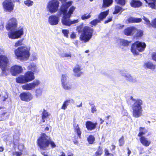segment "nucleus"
Here are the masks:
<instances>
[{
  "instance_id": "obj_7",
  "label": "nucleus",
  "mask_w": 156,
  "mask_h": 156,
  "mask_svg": "<svg viewBox=\"0 0 156 156\" xmlns=\"http://www.w3.org/2000/svg\"><path fill=\"white\" fill-rule=\"evenodd\" d=\"M23 27H22L19 29L14 31H11L8 32V35L9 38L16 39L20 38L23 34Z\"/></svg>"
},
{
  "instance_id": "obj_54",
  "label": "nucleus",
  "mask_w": 156,
  "mask_h": 156,
  "mask_svg": "<svg viewBox=\"0 0 156 156\" xmlns=\"http://www.w3.org/2000/svg\"><path fill=\"white\" fill-rule=\"evenodd\" d=\"M96 111L97 109L96 108V107L95 106L92 107L91 108V112L93 113H94Z\"/></svg>"
},
{
  "instance_id": "obj_30",
  "label": "nucleus",
  "mask_w": 156,
  "mask_h": 156,
  "mask_svg": "<svg viewBox=\"0 0 156 156\" xmlns=\"http://www.w3.org/2000/svg\"><path fill=\"white\" fill-rule=\"evenodd\" d=\"M68 10H59V15H58V16L60 17V15H61L62 14V13H65L67 15V16H70V17H71V14H72L73 13V10H69V11L68 12H67Z\"/></svg>"
},
{
  "instance_id": "obj_21",
  "label": "nucleus",
  "mask_w": 156,
  "mask_h": 156,
  "mask_svg": "<svg viewBox=\"0 0 156 156\" xmlns=\"http://www.w3.org/2000/svg\"><path fill=\"white\" fill-rule=\"evenodd\" d=\"M140 140L142 144L146 147L149 146L151 143V141L148 140L144 136L140 137Z\"/></svg>"
},
{
  "instance_id": "obj_42",
  "label": "nucleus",
  "mask_w": 156,
  "mask_h": 156,
  "mask_svg": "<svg viewBox=\"0 0 156 156\" xmlns=\"http://www.w3.org/2000/svg\"><path fill=\"white\" fill-rule=\"evenodd\" d=\"M23 39H22L17 41L15 43V47H17L18 46L22 45L23 44Z\"/></svg>"
},
{
  "instance_id": "obj_50",
  "label": "nucleus",
  "mask_w": 156,
  "mask_h": 156,
  "mask_svg": "<svg viewBox=\"0 0 156 156\" xmlns=\"http://www.w3.org/2000/svg\"><path fill=\"white\" fill-rule=\"evenodd\" d=\"M112 18L113 17L112 16H109L108 19L104 21V23L106 24L111 21L112 20Z\"/></svg>"
},
{
  "instance_id": "obj_1",
  "label": "nucleus",
  "mask_w": 156,
  "mask_h": 156,
  "mask_svg": "<svg viewBox=\"0 0 156 156\" xmlns=\"http://www.w3.org/2000/svg\"><path fill=\"white\" fill-rule=\"evenodd\" d=\"M76 30L79 33H81L79 37L80 40L84 42H87L92 37L94 29L88 26L83 27V24H82L77 26Z\"/></svg>"
},
{
  "instance_id": "obj_9",
  "label": "nucleus",
  "mask_w": 156,
  "mask_h": 156,
  "mask_svg": "<svg viewBox=\"0 0 156 156\" xmlns=\"http://www.w3.org/2000/svg\"><path fill=\"white\" fill-rule=\"evenodd\" d=\"M40 84V81L39 80H36L32 82L23 85L22 86V88L24 90H31L34 89L36 87H37Z\"/></svg>"
},
{
  "instance_id": "obj_43",
  "label": "nucleus",
  "mask_w": 156,
  "mask_h": 156,
  "mask_svg": "<svg viewBox=\"0 0 156 156\" xmlns=\"http://www.w3.org/2000/svg\"><path fill=\"white\" fill-rule=\"evenodd\" d=\"M42 94V90L40 89H37L35 90V95L37 97L41 96Z\"/></svg>"
},
{
  "instance_id": "obj_53",
  "label": "nucleus",
  "mask_w": 156,
  "mask_h": 156,
  "mask_svg": "<svg viewBox=\"0 0 156 156\" xmlns=\"http://www.w3.org/2000/svg\"><path fill=\"white\" fill-rule=\"evenodd\" d=\"M142 19L140 18H134V23H138L141 22Z\"/></svg>"
},
{
  "instance_id": "obj_41",
  "label": "nucleus",
  "mask_w": 156,
  "mask_h": 156,
  "mask_svg": "<svg viewBox=\"0 0 156 156\" xmlns=\"http://www.w3.org/2000/svg\"><path fill=\"white\" fill-rule=\"evenodd\" d=\"M90 13H89L87 15V14H85L82 16L81 19L82 20H84L85 19H88L91 17V15H90Z\"/></svg>"
},
{
  "instance_id": "obj_16",
  "label": "nucleus",
  "mask_w": 156,
  "mask_h": 156,
  "mask_svg": "<svg viewBox=\"0 0 156 156\" xmlns=\"http://www.w3.org/2000/svg\"><path fill=\"white\" fill-rule=\"evenodd\" d=\"M3 6L5 10H13V3L8 0H6L3 3Z\"/></svg>"
},
{
  "instance_id": "obj_5",
  "label": "nucleus",
  "mask_w": 156,
  "mask_h": 156,
  "mask_svg": "<svg viewBox=\"0 0 156 156\" xmlns=\"http://www.w3.org/2000/svg\"><path fill=\"white\" fill-rule=\"evenodd\" d=\"M146 47V45L144 42L136 41L132 44L130 51L133 55H138L139 52L143 51Z\"/></svg>"
},
{
  "instance_id": "obj_37",
  "label": "nucleus",
  "mask_w": 156,
  "mask_h": 156,
  "mask_svg": "<svg viewBox=\"0 0 156 156\" xmlns=\"http://www.w3.org/2000/svg\"><path fill=\"white\" fill-rule=\"evenodd\" d=\"M119 145L120 147L122 146L124 144V137L123 136H122L119 140Z\"/></svg>"
},
{
  "instance_id": "obj_48",
  "label": "nucleus",
  "mask_w": 156,
  "mask_h": 156,
  "mask_svg": "<svg viewBox=\"0 0 156 156\" xmlns=\"http://www.w3.org/2000/svg\"><path fill=\"white\" fill-rule=\"evenodd\" d=\"M67 76L66 74H62L61 78V81L62 83L66 82L67 80Z\"/></svg>"
},
{
  "instance_id": "obj_25",
  "label": "nucleus",
  "mask_w": 156,
  "mask_h": 156,
  "mask_svg": "<svg viewBox=\"0 0 156 156\" xmlns=\"http://www.w3.org/2000/svg\"><path fill=\"white\" fill-rule=\"evenodd\" d=\"M144 66V67L148 69H155V66L154 65L152 62L150 61H148L145 63Z\"/></svg>"
},
{
  "instance_id": "obj_11",
  "label": "nucleus",
  "mask_w": 156,
  "mask_h": 156,
  "mask_svg": "<svg viewBox=\"0 0 156 156\" xmlns=\"http://www.w3.org/2000/svg\"><path fill=\"white\" fill-rule=\"evenodd\" d=\"M23 71L22 67L17 65H15L11 67L10 72L12 75L14 76H17Z\"/></svg>"
},
{
  "instance_id": "obj_63",
  "label": "nucleus",
  "mask_w": 156,
  "mask_h": 156,
  "mask_svg": "<svg viewBox=\"0 0 156 156\" xmlns=\"http://www.w3.org/2000/svg\"><path fill=\"white\" fill-rule=\"evenodd\" d=\"M127 150H128V156H129V155L131 154V151L129 150V148H127Z\"/></svg>"
},
{
  "instance_id": "obj_49",
  "label": "nucleus",
  "mask_w": 156,
  "mask_h": 156,
  "mask_svg": "<svg viewBox=\"0 0 156 156\" xmlns=\"http://www.w3.org/2000/svg\"><path fill=\"white\" fill-rule=\"evenodd\" d=\"M125 0H115L117 3L121 5H125Z\"/></svg>"
},
{
  "instance_id": "obj_14",
  "label": "nucleus",
  "mask_w": 156,
  "mask_h": 156,
  "mask_svg": "<svg viewBox=\"0 0 156 156\" xmlns=\"http://www.w3.org/2000/svg\"><path fill=\"white\" fill-rule=\"evenodd\" d=\"M98 123L97 122H93L90 121H87L85 122V125L87 130L89 131L95 129L97 127Z\"/></svg>"
},
{
  "instance_id": "obj_15",
  "label": "nucleus",
  "mask_w": 156,
  "mask_h": 156,
  "mask_svg": "<svg viewBox=\"0 0 156 156\" xmlns=\"http://www.w3.org/2000/svg\"><path fill=\"white\" fill-rule=\"evenodd\" d=\"M59 21V18L55 15H51L48 18V22L51 25H55L58 24Z\"/></svg>"
},
{
  "instance_id": "obj_8",
  "label": "nucleus",
  "mask_w": 156,
  "mask_h": 156,
  "mask_svg": "<svg viewBox=\"0 0 156 156\" xmlns=\"http://www.w3.org/2000/svg\"><path fill=\"white\" fill-rule=\"evenodd\" d=\"M63 16L61 20V22L63 25L70 26L71 25L73 24L78 22V19L74 20L73 21L71 20L70 19V17L67 16L66 13H62Z\"/></svg>"
},
{
  "instance_id": "obj_44",
  "label": "nucleus",
  "mask_w": 156,
  "mask_h": 156,
  "mask_svg": "<svg viewBox=\"0 0 156 156\" xmlns=\"http://www.w3.org/2000/svg\"><path fill=\"white\" fill-rule=\"evenodd\" d=\"M143 19L145 21V24L148 25L149 27H151V23L150 22V21L144 16H143Z\"/></svg>"
},
{
  "instance_id": "obj_22",
  "label": "nucleus",
  "mask_w": 156,
  "mask_h": 156,
  "mask_svg": "<svg viewBox=\"0 0 156 156\" xmlns=\"http://www.w3.org/2000/svg\"><path fill=\"white\" fill-rule=\"evenodd\" d=\"M16 81L19 83H25L27 82L24 75H21L16 77Z\"/></svg>"
},
{
  "instance_id": "obj_26",
  "label": "nucleus",
  "mask_w": 156,
  "mask_h": 156,
  "mask_svg": "<svg viewBox=\"0 0 156 156\" xmlns=\"http://www.w3.org/2000/svg\"><path fill=\"white\" fill-rule=\"evenodd\" d=\"M50 115L49 114L46 110L44 109L41 114V118L42 119V122H45V119H46Z\"/></svg>"
},
{
  "instance_id": "obj_27",
  "label": "nucleus",
  "mask_w": 156,
  "mask_h": 156,
  "mask_svg": "<svg viewBox=\"0 0 156 156\" xmlns=\"http://www.w3.org/2000/svg\"><path fill=\"white\" fill-rule=\"evenodd\" d=\"M72 1H70L68 2H66L63 3H62V4L61 6V8L60 10H66L72 4Z\"/></svg>"
},
{
  "instance_id": "obj_19",
  "label": "nucleus",
  "mask_w": 156,
  "mask_h": 156,
  "mask_svg": "<svg viewBox=\"0 0 156 156\" xmlns=\"http://www.w3.org/2000/svg\"><path fill=\"white\" fill-rule=\"evenodd\" d=\"M108 13L109 10H106L100 12L98 15V19L101 22L102 21L106 18Z\"/></svg>"
},
{
  "instance_id": "obj_3",
  "label": "nucleus",
  "mask_w": 156,
  "mask_h": 156,
  "mask_svg": "<svg viewBox=\"0 0 156 156\" xmlns=\"http://www.w3.org/2000/svg\"><path fill=\"white\" fill-rule=\"evenodd\" d=\"M130 99L135 102L132 106L133 110V116L135 118H138L142 115L143 109L141 105H143V101L140 99H136L131 96Z\"/></svg>"
},
{
  "instance_id": "obj_36",
  "label": "nucleus",
  "mask_w": 156,
  "mask_h": 156,
  "mask_svg": "<svg viewBox=\"0 0 156 156\" xmlns=\"http://www.w3.org/2000/svg\"><path fill=\"white\" fill-rule=\"evenodd\" d=\"M101 23V22L98 19H96L91 21L90 22V24L92 26H95L97 23Z\"/></svg>"
},
{
  "instance_id": "obj_12",
  "label": "nucleus",
  "mask_w": 156,
  "mask_h": 156,
  "mask_svg": "<svg viewBox=\"0 0 156 156\" xmlns=\"http://www.w3.org/2000/svg\"><path fill=\"white\" fill-rule=\"evenodd\" d=\"M19 96L22 101L25 102L31 101L33 97L32 94L29 92H23L20 94Z\"/></svg>"
},
{
  "instance_id": "obj_28",
  "label": "nucleus",
  "mask_w": 156,
  "mask_h": 156,
  "mask_svg": "<svg viewBox=\"0 0 156 156\" xmlns=\"http://www.w3.org/2000/svg\"><path fill=\"white\" fill-rule=\"evenodd\" d=\"M135 30H136V32L134 36V37L136 39H138L143 36V31L141 30H137L136 29Z\"/></svg>"
},
{
  "instance_id": "obj_2",
  "label": "nucleus",
  "mask_w": 156,
  "mask_h": 156,
  "mask_svg": "<svg viewBox=\"0 0 156 156\" xmlns=\"http://www.w3.org/2000/svg\"><path fill=\"white\" fill-rule=\"evenodd\" d=\"M37 146L43 150H46L49 145L52 148L56 146L51 138L44 133H42L41 136L37 139Z\"/></svg>"
},
{
  "instance_id": "obj_55",
  "label": "nucleus",
  "mask_w": 156,
  "mask_h": 156,
  "mask_svg": "<svg viewBox=\"0 0 156 156\" xmlns=\"http://www.w3.org/2000/svg\"><path fill=\"white\" fill-rule=\"evenodd\" d=\"M76 34L74 32L72 33L70 35V38L73 39H74L76 37Z\"/></svg>"
},
{
  "instance_id": "obj_46",
  "label": "nucleus",
  "mask_w": 156,
  "mask_h": 156,
  "mask_svg": "<svg viewBox=\"0 0 156 156\" xmlns=\"http://www.w3.org/2000/svg\"><path fill=\"white\" fill-rule=\"evenodd\" d=\"M151 27L156 29V18L153 19L151 20Z\"/></svg>"
},
{
  "instance_id": "obj_60",
  "label": "nucleus",
  "mask_w": 156,
  "mask_h": 156,
  "mask_svg": "<svg viewBox=\"0 0 156 156\" xmlns=\"http://www.w3.org/2000/svg\"><path fill=\"white\" fill-rule=\"evenodd\" d=\"M124 27V25H121L120 24H119L118 25V26L117 27V29H122L123 27Z\"/></svg>"
},
{
  "instance_id": "obj_58",
  "label": "nucleus",
  "mask_w": 156,
  "mask_h": 156,
  "mask_svg": "<svg viewBox=\"0 0 156 156\" xmlns=\"http://www.w3.org/2000/svg\"><path fill=\"white\" fill-rule=\"evenodd\" d=\"M68 57L70 58L71 57V54L65 53L62 56L63 57Z\"/></svg>"
},
{
  "instance_id": "obj_18",
  "label": "nucleus",
  "mask_w": 156,
  "mask_h": 156,
  "mask_svg": "<svg viewBox=\"0 0 156 156\" xmlns=\"http://www.w3.org/2000/svg\"><path fill=\"white\" fill-rule=\"evenodd\" d=\"M135 29L136 28L134 27H128L124 30V34L125 35L127 36L133 35V32Z\"/></svg>"
},
{
  "instance_id": "obj_64",
  "label": "nucleus",
  "mask_w": 156,
  "mask_h": 156,
  "mask_svg": "<svg viewBox=\"0 0 156 156\" xmlns=\"http://www.w3.org/2000/svg\"><path fill=\"white\" fill-rule=\"evenodd\" d=\"M120 10H114V11L113 12V14H116L118 13Z\"/></svg>"
},
{
  "instance_id": "obj_17",
  "label": "nucleus",
  "mask_w": 156,
  "mask_h": 156,
  "mask_svg": "<svg viewBox=\"0 0 156 156\" xmlns=\"http://www.w3.org/2000/svg\"><path fill=\"white\" fill-rule=\"evenodd\" d=\"M27 82L31 81L35 78L34 73L31 71H27L24 74Z\"/></svg>"
},
{
  "instance_id": "obj_20",
  "label": "nucleus",
  "mask_w": 156,
  "mask_h": 156,
  "mask_svg": "<svg viewBox=\"0 0 156 156\" xmlns=\"http://www.w3.org/2000/svg\"><path fill=\"white\" fill-rule=\"evenodd\" d=\"M81 70L80 67L79 65H77L74 68L73 71L75 73V76L80 77L83 74L82 72H80Z\"/></svg>"
},
{
  "instance_id": "obj_10",
  "label": "nucleus",
  "mask_w": 156,
  "mask_h": 156,
  "mask_svg": "<svg viewBox=\"0 0 156 156\" xmlns=\"http://www.w3.org/2000/svg\"><path fill=\"white\" fill-rule=\"evenodd\" d=\"M17 23L16 19L14 17L10 19L6 25V28L8 30L12 31L16 29Z\"/></svg>"
},
{
  "instance_id": "obj_57",
  "label": "nucleus",
  "mask_w": 156,
  "mask_h": 156,
  "mask_svg": "<svg viewBox=\"0 0 156 156\" xmlns=\"http://www.w3.org/2000/svg\"><path fill=\"white\" fill-rule=\"evenodd\" d=\"M22 154V153L21 152L16 151L15 152V154L16 156H21Z\"/></svg>"
},
{
  "instance_id": "obj_39",
  "label": "nucleus",
  "mask_w": 156,
  "mask_h": 156,
  "mask_svg": "<svg viewBox=\"0 0 156 156\" xmlns=\"http://www.w3.org/2000/svg\"><path fill=\"white\" fill-rule=\"evenodd\" d=\"M62 33L63 34L64 36L66 38L69 37V31L67 29H62Z\"/></svg>"
},
{
  "instance_id": "obj_51",
  "label": "nucleus",
  "mask_w": 156,
  "mask_h": 156,
  "mask_svg": "<svg viewBox=\"0 0 156 156\" xmlns=\"http://www.w3.org/2000/svg\"><path fill=\"white\" fill-rule=\"evenodd\" d=\"M127 21L129 23H134V17H130L128 19Z\"/></svg>"
},
{
  "instance_id": "obj_61",
  "label": "nucleus",
  "mask_w": 156,
  "mask_h": 156,
  "mask_svg": "<svg viewBox=\"0 0 156 156\" xmlns=\"http://www.w3.org/2000/svg\"><path fill=\"white\" fill-rule=\"evenodd\" d=\"M122 8L118 5H116L115 7V10H121Z\"/></svg>"
},
{
  "instance_id": "obj_62",
  "label": "nucleus",
  "mask_w": 156,
  "mask_h": 156,
  "mask_svg": "<svg viewBox=\"0 0 156 156\" xmlns=\"http://www.w3.org/2000/svg\"><path fill=\"white\" fill-rule=\"evenodd\" d=\"M111 146L112 147V148L111 149V151L114 150L115 148V146L114 145H112Z\"/></svg>"
},
{
  "instance_id": "obj_33",
  "label": "nucleus",
  "mask_w": 156,
  "mask_h": 156,
  "mask_svg": "<svg viewBox=\"0 0 156 156\" xmlns=\"http://www.w3.org/2000/svg\"><path fill=\"white\" fill-rule=\"evenodd\" d=\"M63 88L65 90H68L70 89L71 88V85L69 84L68 82H65L62 83Z\"/></svg>"
},
{
  "instance_id": "obj_35",
  "label": "nucleus",
  "mask_w": 156,
  "mask_h": 156,
  "mask_svg": "<svg viewBox=\"0 0 156 156\" xmlns=\"http://www.w3.org/2000/svg\"><path fill=\"white\" fill-rule=\"evenodd\" d=\"M113 0H103L104 5L105 6H108L113 2Z\"/></svg>"
},
{
  "instance_id": "obj_29",
  "label": "nucleus",
  "mask_w": 156,
  "mask_h": 156,
  "mask_svg": "<svg viewBox=\"0 0 156 156\" xmlns=\"http://www.w3.org/2000/svg\"><path fill=\"white\" fill-rule=\"evenodd\" d=\"M140 132L138 133L137 136L139 137L143 136V135L145 134L147 132V130L144 127H140L139 128Z\"/></svg>"
},
{
  "instance_id": "obj_23",
  "label": "nucleus",
  "mask_w": 156,
  "mask_h": 156,
  "mask_svg": "<svg viewBox=\"0 0 156 156\" xmlns=\"http://www.w3.org/2000/svg\"><path fill=\"white\" fill-rule=\"evenodd\" d=\"M132 7L135 8H138L142 5V3L139 0H133L130 3Z\"/></svg>"
},
{
  "instance_id": "obj_13",
  "label": "nucleus",
  "mask_w": 156,
  "mask_h": 156,
  "mask_svg": "<svg viewBox=\"0 0 156 156\" xmlns=\"http://www.w3.org/2000/svg\"><path fill=\"white\" fill-rule=\"evenodd\" d=\"M59 2L58 0H50L47 5L48 10H58Z\"/></svg>"
},
{
  "instance_id": "obj_4",
  "label": "nucleus",
  "mask_w": 156,
  "mask_h": 156,
  "mask_svg": "<svg viewBox=\"0 0 156 156\" xmlns=\"http://www.w3.org/2000/svg\"><path fill=\"white\" fill-rule=\"evenodd\" d=\"M30 48L24 46L18 47L14 51L16 58L20 61L28 60L30 56Z\"/></svg>"
},
{
  "instance_id": "obj_38",
  "label": "nucleus",
  "mask_w": 156,
  "mask_h": 156,
  "mask_svg": "<svg viewBox=\"0 0 156 156\" xmlns=\"http://www.w3.org/2000/svg\"><path fill=\"white\" fill-rule=\"evenodd\" d=\"M131 41H129L127 40H122L121 42L122 44V45L124 46H128L129 44L131 42Z\"/></svg>"
},
{
  "instance_id": "obj_6",
  "label": "nucleus",
  "mask_w": 156,
  "mask_h": 156,
  "mask_svg": "<svg viewBox=\"0 0 156 156\" xmlns=\"http://www.w3.org/2000/svg\"><path fill=\"white\" fill-rule=\"evenodd\" d=\"M9 62V59L6 55H0V68L2 69L1 74V76H7V74L6 73V68Z\"/></svg>"
},
{
  "instance_id": "obj_34",
  "label": "nucleus",
  "mask_w": 156,
  "mask_h": 156,
  "mask_svg": "<svg viewBox=\"0 0 156 156\" xmlns=\"http://www.w3.org/2000/svg\"><path fill=\"white\" fill-rule=\"evenodd\" d=\"M87 141L90 144H92L95 140L94 136L92 135H90L87 138Z\"/></svg>"
},
{
  "instance_id": "obj_24",
  "label": "nucleus",
  "mask_w": 156,
  "mask_h": 156,
  "mask_svg": "<svg viewBox=\"0 0 156 156\" xmlns=\"http://www.w3.org/2000/svg\"><path fill=\"white\" fill-rule=\"evenodd\" d=\"M73 126L74 132L77 135L78 137L80 139H81L82 132L80 130V128L79 127L78 124H77L76 126H75L74 124Z\"/></svg>"
},
{
  "instance_id": "obj_32",
  "label": "nucleus",
  "mask_w": 156,
  "mask_h": 156,
  "mask_svg": "<svg viewBox=\"0 0 156 156\" xmlns=\"http://www.w3.org/2000/svg\"><path fill=\"white\" fill-rule=\"evenodd\" d=\"M70 103V100L69 99L65 100L63 102L61 108L62 109L65 110L67 108V106Z\"/></svg>"
},
{
  "instance_id": "obj_59",
  "label": "nucleus",
  "mask_w": 156,
  "mask_h": 156,
  "mask_svg": "<svg viewBox=\"0 0 156 156\" xmlns=\"http://www.w3.org/2000/svg\"><path fill=\"white\" fill-rule=\"evenodd\" d=\"M51 129V127L50 126H47L45 128L44 131H48L50 130V129Z\"/></svg>"
},
{
  "instance_id": "obj_47",
  "label": "nucleus",
  "mask_w": 156,
  "mask_h": 156,
  "mask_svg": "<svg viewBox=\"0 0 156 156\" xmlns=\"http://www.w3.org/2000/svg\"><path fill=\"white\" fill-rule=\"evenodd\" d=\"M24 4L27 6H30L32 5L33 4V2L31 0H27L24 2Z\"/></svg>"
},
{
  "instance_id": "obj_31",
  "label": "nucleus",
  "mask_w": 156,
  "mask_h": 156,
  "mask_svg": "<svg viewBox=\"0 0 156 156\" xmlns=\"http://www.w3.org/2000/svg\"><path fill=\"white\" fill-rule=\"evenodd\" d=\"M103 154L102 147L99 146L98 147V149L94 153L95 156H101Z\"/></svg>"
},
{
  "instance_id": "obj_52",
  "label": "nucleus",
  "mask_w": 156,
  "mask_h": 156,
  "mask_svg": "<svg viewBox=\"0 0 156 156\" xmlns=\"http://www.w3.org/2000/svg\"><path fill=\"white\" fill-rule=\"evenodd\" d=\"M151 58L153 60L156 62V51L152 53Z\"/></svg>"
},
{
  "instance_id": "obj_45",
  "label": "nucleus",
  "mask_w": 156,
  "mask_h": 156,
  "mask_svg": "<svg viewBox=\"0 0 156 156\" xmlns=\"http://www.w3.org/2000/svg\"><path fill=\"white\" fill-rule=\"evenodd\" d=\"M6 112H4L2 113L0 115V121H2L4 120L5 119V115L7 114Z\"/></svg>"
},
{
  "instance_id": "obj_40",
  "label": "nucleus",
  "mask_w": 156,
  "mask_h": 156,
  "mask_svg": "<svg viewBox=\"0 0 156 156\" xmlns=\"http://www.w3.org/2000/svg\"><path fill=\"white\" fill-rule=\"evenodd\" d=\"M104 152L105 156H114L113 154L109 153L108 150L106 148L105 149Z\"/></svg>"
},
{
  "instance_id": "obj_56",
  "label": "nucleus",
  "mask_w": 156,
  "mask_h": 156,
  "mask_svg": "<svg viewBox=\"0 0 156 156\" xmlns=\"http://www.w3.org/2000/svg\"><path fill=\"white\" fill-rule=\"evenodd\" d=\"M126 77V79L129 81H131L133 80L132 77L130 75L129 76H125Z\"/></svg>"
}]
</instances>
